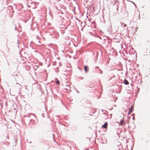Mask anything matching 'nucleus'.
<instances>
[{
    "label": "nucleus",
    "mask_w": 150,
    "mask_h": 150,
    "mask_svg": "<svg viewBox=\"0 0 150 150\" xmlns=\"http://www.w3.org/2000/svg\"><path fill=\"white\" fill-rule=\"evenodd\" d=\"M16 84L18 85V86L19 87V88H21V85L18 83H16Z\"/></svg>",
    "instance_id": "obj_11"
},
{
    "label": "nucleus",
    "mask_w": 150,
    "mask_h": 150,
    "mask_svg": "<svg viewBox=\"0 0 150 150\" xmlns=\"http://www.w3.org/2000/svg\"><path fill=\"white\" fill-rule=\"evenodd\" d=\"M89 33L91 34V35H93V34H92V33L91 32H89Z\"/></svg>",
    "instance_id": "obj_22"
},
{
    "label": "nucleus",
    "mask_w": 150,
    "mask_h": 150,
    "mask_svg": "<svg viewBox=\"0 0 150 150\" xmlns=\"http://www.w3.org/2000/svg\"><path fill=\"white\" fill-rule=\"evenodd\" d=\"M14 76L16 78V77H17V75H15Z\"/></svg>",
    "instance_id": "obj_25"
},
{
    "label": "nucleus",
    "mask_w": 150,
    "mask_h": 150,
    "mask_svg": "<svg viewBox=\"0 0 150 150\" xmlns=\"http://www.w3.org/2000/svg\"><path fill=\"white\" fill-rule=\"evenodd\" d=\"M120 125H122L125 124V123L123 120L121 119L120 121Z\"/></svg>",
    "instance_id": "obj_4"
},
{
    "label": "nucleus",
    "mask_w": 150,
    "mask_h": 150,
    "mask_svg": "<svg viewBox=\"0 0 150 150\" xmlns=\"http://www.w3.org/2000/svg\"><path fill=\"white\" fill-rule=\"evenodd\" d=\"M19 42L20 41L18 40H17V43L18 44Z\"/></svg>",
    "instance_id": "obj_21"
},
{
    "label": "nucleus",
    "mask_w": 150,
    "mask_h": 150,
    "mask_svg": "<svg viewBox=\"0 0 150 150\" xmlns=\"http://www.w3.org/2000/svg\"><path fill=\"white\" fill-rule=\"evenodd\" d=\"M7 138H9V137H8V136H7Z\"/></svg>",
    "instance_id": "obj_29"
},
{
    "label": "nucleus",
    "mask_w": 150,
    "mask_h": 150,
    "mask_svg": "<svg viewBox=\"0 0 150 150\" xmlns=\"http://www.w3.org/2000/svg\"><path fill=\"white\" fill-rule=\"evenodd\" d=\"M100 32L101 33H103V32H102L101 31H100Z\"/></svg>",
    "instance_id": "obj_31"
},
{
    "label": "nucleus",
    "mask_w": 150,
    "mask_h": 150,
    "mask_svg": "<svg viewBox=\"0 0 150 150\" xmlns=\"http://www.w3.org/2000/svg\"><path fill=\"white\" fill-rule=\"evenodd\" d=\"M50 35H52V34L51 33H50Z\"/></svg>",
    "instance_id": "obj_28"
},
{
    "label": "nucleus",
    "mask_w": 150,
    "mask_h": 150,
    "mask_svg": "<svg viewBox=\"0 0 150 150\" xmlns=\"http://www.w3.org/2000/svg\"><path fill=\"white\" fill-rule=\"evenodd\" d=\"M3 103H0V105H1V107L2 108H3Z\"/></svg>",
    "instance_id": "obj_16"
},
{
    "label": "nucleus",
    "mask_w": 150,
    "mask_h": 150,
    "mask_svg": "<svg viewBox=\"0 0 150 150\" xmlns=\"http://www.w3.org/2000/svg\"><path fill=\"white\" fill-rule=\"evenodd\" d=\"M132 2L133 3V4H134L135 6H136V4L134 2Z\"/></svg>",
    "instance_id": "obj_26"
},
{
    "label": "nucleus",
    "mask_w": 150,
    "mask_h": 150,
    "mask_svg": "<svg viewBox=\"0 0 150 150\" xmlns=\"http://www.w3.org/2000/svg\"><path fill=\"white\" fill-rule=\"evenodd\" d=\"M132 115L133 117V118H132V119L133 120H135V118H134V114H133L132 115Z\"/></svg>",
    "instance_id": "obj_12"
},
{
    "label": "nucleus",
    "mask_w": 150,
    "mask_h": 150,
    "mask_svg": "<svg viewBox=\"0 0 150 150\" xmlns=\"http://www.w3.org/2000/svg\"><path fill=\"white\" fill-rule=\"evenodd\" d=\"M96 68H99V67L98 66H96Z\"/></svg>",
    "instance_id": "obj_24"
},
{
    "label": "nucleus",
    "mask_w": 150,
    "mask_h": 150,
    "mask_svg": "<svg viewBox=\"0 0 150 150\" xmlns=\"http://www.w3.org/2000/svg\"><path fill=\"white\" fill-rule=\"evenodd\" d=\"M52 37L53 38H56V36H53Z\"/></svg>",
    "instance_id": "obj_27"
},
{
    "label": "nucleus",
    "mask_w": 150,
    "mask_h": 150,
    "mask_svg": "<svg viewBox=\"0 0 150 150\" xmlns=\"http://www.w3.org/2000/svg\"><path fill=\"white\" fill-rule=\"evenodd\" d=\"M112 4H113V6H115V3L114 1V2H112Z\"/></svg>",
    "instance_id": "obj_17"
},
{
    "label": "nucleus",
    "mask_w": 150,
    "mask_h": 150,
    "mask_svg": "<svg viewBox=\"0 0 150 150\" xmlns=\"http://www.w3.org/2000/svg\"><path fill=\"white\" fill-rule=\"evenodd\" d=\"M123 83L125 85H127L129 83L128 82V81L125 79L123 81Z\"/></svg>",
    "instance_id": "obj_6"
},
{
    "label": "nucleus",
    "mask_w": 150,
    "mask_h": 150,
    "mask_svg": "<svg viewBox=\"0 0 150 150\" xmlns=\"http://www.w3.org/2000/svg\"><path fill=\"white\" fill-rule=\"evenodd\" d=\"M84 69L86 72H87L88 71V67L87 66L85 65L84 66Z\"/></svg>",
    "instance_id": "obj_5"
},
{
    "label": "nucleus",
    "mask_w": 150,
    "mask_h": 150,
    "mask_svg": "<svg viewBox=\"0 0 150 150\" xmlns=\"http://www.w3.org/2000/svg\"><path fill=\"white\" fill-rule=\"evenodd\" d=\"M8 145H9V143H8Z\"/></svg>",
    "instance_id": "obj_30"
},
{
    "label": "nucleus",
    "mask_w": 150,
    "mask_h": 150,
    "mask_svg": "<svg viewBox=\"0 0 150 150\" xmlns=\"http://www.w3.org/2000/svg\"><path fill=\"white\" fill-rule=\"evenodd\" d=\"M76 91L78 93H79V91L78 90H76Z\"/></svg>",
    "instance_id": "obj_23"
},
{
    "label": "nucleus",
    "mask_w": 150,
    "mask_h": 150,
    "mask_svg": "<svg viewBox=\"0 0 150 150\" xmlns=\"http://www.w3.org/2000/svg\"><path fill=\"white\" fill-rule=\"evenodd\" d=\"M124 27H125L126 26H127L126 24H125V23H124Z\"/></svg>",
    "instance_id": "obj_20"
},
{
    "label": "nucleus",
    "mask_w": 150,
    "mask_h": 150,
    "mask_svg": "<svg viewBox=\"0 0 150 150\" xmlns=\"http://www.w3.org/2000/svg\"><path fill=\"white\" fill-rule=\"evenodd\" d=\"M96 37L97 38H99L100 40H101L102 39L101 38L99 35H96Z\"/></svg>",
    "instance_id": "obj_10"
},
{
    "label": "nucleus",
    "mask_w": 150,
    "mask_h": 150,
    "mask_svg": "<svg viewBox=\"0 0 150 150\" xmlns=\"http://www.w3.org/2000/svg\"><path fill=\"white\" fill-rule=\"evenodd\" d=\"M99 73L100 74H102L103 73V71L100 69V71L99 72Z\"/></svg>",
    "instance_id": "obj_13"
},
{
    "label": "nucleus",
    "mask_w": 150,
    "mask_h": 150,
    "mask_svg": "<svg viewBox=\"0 0 150 150\" xmlns=\"http://www.w3.org/2000/svg\"><path fill=\"white\" fill-rule=\"evenodd\" d=\"M65 88L67 90H70V87L69 86L67 85L66 86V88Z\"/></svg>",
    "instance_id": "obj_8"
},
{
    "label": "nucleus",
    "mask_w": 150,
    "mask_h": 150,
    "mask_svg": "<svg viewBox=\"0 0 150 150\" xmlns=\"http://www.w3.org/2000/svg\"><path fill=\"white\" fill-rule=\"evenodd\" d=\"M108 123L107 122H106L104 125H103L102 127L106 129L108 127Z\"/></svg>",
    "instance_id": "obj_3"
},
{
    "label": "nucleus",
    "mask_w": 150,
    "mask_h": 150,
    "mask_svg": "<svg viewBox=\"0 0 150 150\" xmlns=\"http://www.w3.org/2000/svg\"><path fill=\"white\" fill-rule=\"evenodd\" d=\"M59 83H60V81H59L58 80L57 81H56V83L57 85H59Z\"/></svg>",
    "instance_id": "obj_9"
},
{
    "label": "nucleus",
    "mask_w": 150,
    "mask_h": 150,
    "mask_svg": "<svg viewBox=\"0 0 150 150\" xmlns=\"http://www.w3.org/2000/svg\"><path fill=\"white\" fill-rule=\"evenodd\" d=\"M25 122H28V123H29L30 122L31 120L29 116H25Z\"/></svg>",
    "instance_id": "obj_1"
},
{
    "label": "nucleus",
    "mask_w": 150,
    "mask_h": 150,
    "mask_svg": "<svg viewBox=\"0 0 150 150\" xmlns=\"http://www.w3.org/2000/svg\"><path fill=\"white\" fill-rule=\"evenodd\" d=\"M116 10H117V11L118 10V7L117 6V5H116Z\"/></svg>",
    "instance_id": "obj_18"
},
{
    "label": "nucleus",
    "mask_w": 150,
    "mask_h": 150,
    "mask_svg": "<svg viewBox=\"0 0 150 150\" xmlns=\"http://www.w3.org/2000/svg\"><path fill=\"white\" fill-rule=\"evenodd\" d=\"M5 107H7V102L6 101H5ZM6 108V107H5V108Z\"/></svg>",
    "instance_id": "obj_14"
},
{
    "label": "nucleus",
    "mask_w": 150,
    "mask_h": 150,
    "mask_svg": "<svg viewBox=\"0 0 150 150\" xmlns=\"http://www.w3.org/2000/svg\"><path fill=\"white\" fill-rule=\"evenodd\" d=\"M56 116H57V117H59V115H58V116H57V115Z\"/></svg>",
    "instance_id": "obj_33"
},
{
    "label": "nucleus",
    "mask_w": 150,
    "mask_h": 150,
    "mask_svg": "<svg viewBox=\"0 0 150 150\" xmlns=\"http://www.w3.org/2000/svg\"><path fill=\"white\" fill-rule=\"evenodd\" d=\"M79 79H83V78L82 77H79Z\"/></svg>",
    "instance_id": "obj_15"
},
{
    "label": "nucleus",
    "mask_w": 150,
    "mask_h": 150,
    "mask_svg": "<svg viewBox=\"0 0 150 150\" xmlns=\"http://www.w3.org/2000/svg\"><path fill=\"white\" fill-rule=\"evenodd\" d=\"M105 115H106V113H105Z\"/></svg>",
    "instance_id": "obj_34"
},
{
    "label": "nucleus",
    "mask_w": 150,
    "mask_h": 150,
    "mask_svg": "<svg viewBox=\"0 0 150 150\" xmlns=\"http://www.w3.org/2000/svg\"><path fill=\"white\" fill-rule=\"evenodd\" d=\"M131 85L132 86V84L131 83Z\"/></svg>",
    "instance_id": "obj_32"
},
{
    "label": "nucleus",
    "mask_w": 150,
    "mask_h": 150,
    "mask_svg": "<svg viewBox=\"0 0 150 150\" xmlns=\"http://www.w3.org/2000/svg\"><path fill=\"white\" fill-rule=\"evenodd\" d=\"M17 109H16V108H14L12 110V111L13 112H15L16 113L17 112Z\"/></svg>",
    "instance_id": "obj_7"
},
{
    "label": "nucleus",
    "mask_w": 150,
    "mask_h": 150,
    "mask_svg": "<svg viewBox=\"0 0 150 150\" xmlns=\"http://www.w3.org/2000/svg\"><path fill=\"white\" fill-rule=\"evenodd\" d=\"M134 108V106H132L130 109H129V110L128 112V114L129 115L132 112V110H133Z\"/></svg>",
    "instance_id": "obj_2"
},
{
    "label": "nucleus",
    "mask_w": 150,
    "mask_h": 150,
    "mask_svg": "<svg viewBox=\"0 0 150 150\" xmlns=\"http://www.w3.org/2000/svg\"><path fill=\"white\" fill-rule=\"evenodd\" d=\"M15 140H16L15 143H17V139L16 138H15Z\"/></svg>",
    "instance_id": "obj_19"
}]
</instances>
